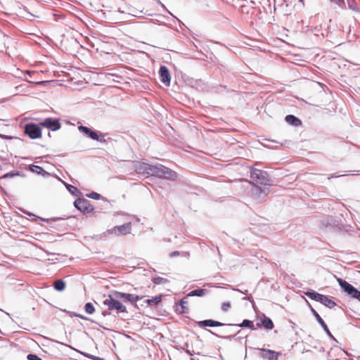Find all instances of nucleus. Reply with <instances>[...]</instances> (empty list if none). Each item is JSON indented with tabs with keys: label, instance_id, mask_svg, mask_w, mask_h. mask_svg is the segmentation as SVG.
<instances>
[{
	"label": "nucleus",
	"instance_id": "obj_1",
	"mask_svg": "<svg viewBox=\"0 0 360 360\" xmlns=\"http://www.w3.org/2000/svg\"><path fill=\"white\" fill-rule=\"evenodd\" d=\"M104 297L105 299L103 301V304L106 306L108 310H115L119 313L127 312L126 307L120 302V298L116 297V291H114L108 296Z\"/></svg>",
	"mask_w": 360,
	"mask_h": 360
},
{
	"label": "nucleus",
	"instance_id": "obj_2",
	"mask_svg": "<svg viewBox=\"0 0 360 360\" xmlns=\"http://www.w3.org/2000/svg\"><path fill=\"white\" fill-rule=\"evenodd\" d=\"M151 175L171 181H174L177 178L175 172L160 164L153 165Z\"/></svg>",
	"mask_w": 360,
	"mask_h": 360
},
{
	"label": "nucleus",
	"instance_id": "obj_3",
	"mask_svg": "<svg viewBox=\"0 0 360 360\" xmlns=\"http://www.w3.org/2000/svg\"><path fill=\"white\" fill-rule=\"evenodd\" d=\"M305 295L310 299L321 303L329 309H333L336 306V303L328 296L320 294L314 290H308L305 292Z\"/></svg>",
	"mask_w": 360,
	"mask_h": 360
},
{
	"label": "nucleus",
	"instance_id": "obj_4",
	"mask_svg": "<svg viewBox=\"0 0 360 360\" xmlns=\"http://www.w3.org/2000/svg\"><path fill=\"white\" fill-rule=\"evenodd\" d=\"M250 177L257 184L262 185H271V180L266 171L259 169H250Z\"/></svg>",
	"mask_w": 360,
	"mask_h": 360
},
{
	"label": "nucleus",
	"instance_id": "obj_5",
	"mask_svg": "<svg viewBox=\"0 0 360 360\" xmlns=\"http://www.w3.org/2000/svg\"><path fill=\"white\" fill-rule=\"evenodd\" d=\"M131 230V222L127 221V223L120 225L115 226L112 229L107 230L103 233L105 236L106 235H115L116 236H125L128 233H130Z\"/></svg>",
	"mask_w": 360,
	"mask_h": 360
},
{
	"label": "nucleus",
	"instance_id": "obj_6",
	"mask_svg": "<svg viewBox=\"0 0 360 360\" xmlns=\"http://www.w3.org/2000/svg\"><path fill=\"white\" fill-rule=\"evenodd\" d=\"M338 282L341 288L352 298L358 300L360 302V290L354 287L342 278H338Z\"/></svg>",
	"mask_w": 360,
	"mask_h": 360
},
{
	"label": "nucleus",
	"instance_id": "obj_7",
	"mask_svg": "<svg viewBox=\"0 0 360 360\" xmlns=\"http://www.w3.org/2000/svg\"><path fill=\"white\" fill-rule=\"evenodd\" d=\"M40 126L34 123H27L25 125L24 132L32 139H39L41 136Z\"/></svg>",
	"mask_w": 360,
	"mask_h": 360
},
{
	"label": "nucleus",
	"instance_id": "obj_8",
	"mask_svg": "<svg viewBox=\"0 0 360 360\" xmlns=\"http://www.w3.org/2000/svg\"><path fill=\"white\" fill-rule=\"evenodd\" d=\"M144 296L136 295L131 293H126L116 291V297L124 302H129L134 307H137L136 302L143 299Z\"/></svg>",
	"mask_w": 360,
	"mask_h": 360
},
{
	"label": "nucleus",
	"instance_id": "obj_9",
	"mask_svg": "<svg viewBox=\"0 0 360 360\" xmlns=\"http://www.w3.org/2000/svg\"><path fill=\"white\" fill-rule=\"evenodd\" d=\"M74 205L77 210L84 213H90L94 210L90 202L85 198H77L75 200Z\"/></svg>",
	"mask_w": 360,
	"mask_h": 360
},
{
	"label": "nucleus",
	"instance_id": "obj_10",
	"mask_svg": "<svg viewBox=\"0 0 360 360\" xmlns=\"http://www.w3.org/2000/svg\"><path fill=\"white\" fill-rule=\"evenodd\" d=\"M39 125L46 127L51 131H57L61 127V124L60 123L59 120L52 117H47L44 119L39 123Z\"/></svg>",
	"mask_w": 360,
	"mask_h": 360
},
{
	"label": "nucleus",
	"instance_id": "obj_11",
	"mask_svg": "<svg viewBox=\"0 0 360 360\" xmlns=\"http://www.w3.org/2000/svg\"><path fill=\"white\" fill-rule=\"evenodd\" d=\"M251 193L252 196L255 199H263L269 193V188H261L258 186L254 185L252 188Z\"/></svg>",
	"mask_w": 360,
	"mask_h": 360
},
{
	"label": "nucleus",
	"instance_id": "obj_12",
	"mask_svg": "<svg viewBox=\"0 0 360 360\" xmlns=\"http://www.w3.org/2000/svg\"><path fill=\"white\" fill-rule=\"evenodd\" d=\"M160 81L166 86H169L171 75L169 69L165 65H161L159 70Z\"/></svg>",
	"mask_w": 360,
	"mask_h": 360
},
{
	"label": "nucleus",
	"instance_id": "obj_13",
	"mask_svg": "<svg viewBox=\"0 0 360 360\" xmlns=\"http://www.w3.org/2000/svg\"><path fill=\"white\" fill-rule=\"evenodd\" d=\"M310 309H311L312 314L316 319L317 322L321 325V326L322 327L323 330L326 332V333L328 335V336L334 339V338H333V335L331 334L330 331L329 330L327 325L326 324V323L324 322L323 319L320 316L319 313L311 307H310Z\"/></svg>",
	"mask_w": 360,
	"mask_h": 360
},
{
	"label": "nucleus",
	"instance_id": "obj_14",
	"mask_svg": "<svg viewBox=\"0 0 360 360\" xmlns=\"http://www.w3.org/2000/svg\"><path fill=\"white\" fill-rule=\"evenodd\" d=\"M153 165H148L145 162H141L136 165L135 170L140 174L151 175Z\"/></svg>",
	"mask_w": 360,
	"mask_h": 360
},
{
	"label": "nucleus",
	"instance_id": "obj_15",
	"mask_svg": "<svg viewBox=\"0 0 360 360\" xmlns=\"http://www.w3.org/2000/svg\"><path fill=\"white\" fill-rule=\"evenodd\" d=\"M197 325L200 328L219 327V326H227V324H226V323L219 322L218 321H214L212 319H206V320L198 321Z\"/></svg>",
	"mask_w": 360,
	"mask_h": 360
},
{
	"label": "nucleus",
	"instance_id": "obj_16",
	"mask_svg": "<svg viewBox=\"0 0 360 360\" xmlns=\"http://www.w3.org/2000/svg\"><path fill=\"white\" fill-rule=\"evenodd\" d=\"M257 327H264L265 329L269 330L274 328V325L272 320L265 316V314H262V317L260 319V321L257 323Z\"/></svg>",
	"mask_w": 360,
	"mask_h": 360
},
{
	"label": "nucleus",
	"instance_id": "obj_17",
	"mask_svg": "<svg viewBox=\"0 0 360 360\" xmlns=\"http://www.w3.org/2000/svg\"><path fill=\"white\" fill-rule=\"evenodd\" d=\"M279 353L271 349H261V356L268 360H277Z\"/></svg>",
	"mask_w": 360,
	"mask_h": 360
},
{
	"label": "nucleus",
	"instance_id": "obj_18",
	"mask_svg": "<svg viewBox=\"0 0 360 360\" xmlns=\"http://www.w3.org/2000/svg\"><path fill=\"white\" fill-rule=\"evenodd\" d=\"M285 120L287 123L294 127H298L302 124L301 120L293 115H286Z\"/></svg>",
	"mask_w": 360,
	"mask_h": 360
},
{
	"label": "nucleus",
	"instance_id": "obj_19",
	"mask_svg": "<svg viewBox=\"0 0 360 360\" xmlns=\"http://www.w3.org/2000/svg\"><path fill=\"white\" fill-rule=\"evenodd\" d=\"M29 169H30V171H31L34 173H37L38 174H41L43 176H46L50 175V174L48 172H46L41 167L38 166V165H30Z\"/></svg>",
	"mask_w": 360,
	"mask_h": 360
},
{
	"label": "nucleus",
	"instance_id": "obj_20",
	"mask_svg": "<svg viewBox=\"0 0 360 360\" xmlns=\"http://www.w3.org/2000/svg\"><path fill=\"white\" fill-rule=\"evenodd\" d=\"M227 326H237V327H240V328H250L252 330H255L256 329L255 327L253 321H251V320H249V319H244L239 324H231V323H229V324H227Z\"/></svg>",
	"mask_w": 360,
	"mask_h": 360
},
{
	"label": "nucleus",
	"instance_id": "obj_21",
	"mask_svg": "<svg viewBox=\"0 0 360 360\" xmlns=\"http://www.w3.org/2000/svg\"><path fill=\"white\" fill-rule=\"evenodd\" d=\"M162 295H158L151 299H147L144 300V303H146L148 306L153 307L157 306L162 300Z\"/></svg>",
	"mask_w": 360,
	"mask_h": 360
},
{
	"label": "nucleus",
	"instance_id": "obj_22",
	"mask_svg": "<svg viewBox=\"0 0 360 360\" xmlns=\"http://www.w3.org/2000/svg\"><path fill=\"white\" fill-rule=\"evenodd\" d=\"M207 292V289L198 288V289H195V290H193L191 292H189L187 294V297H193V296L203 297L204 295H206Z\"/></svg>",
	"mask_w": 360,
	"mask_h": 360
},
{
	"label": "nucleus",
	"instance_id": "obj_23",
	"mask_svg": "<svg viewBox=\"0 0 360 360\" xmlns=\"http://www.w3.org/2000/svg\"><path fill=\"white\" fill-rule=\"evenodd\" d=\"M63 184L65 186L66 188L68 191L75 196H79L82 195V193L74 186L71 184H68L64 181H63Z\"/></svg>",
	"mask_w": 360,
	"mask_h": 360
},
{
	"label": "nucleus",
	"instance_id": "obj_24",
	"mask_svg": "<svg viewBox=\"0 0 360 360\" xmlns=\"http://www.w3.org/2000/svg\"><path fill=\"white\" fill-rule=\"evenodd\" d=\"M90 139L93 140H96L102 143L105 142V139L103 134L98 135L96 131L92 130L91 134H89Z\"/></svg>",
	"mask_w": 360,
	"mask_h": 360
},
{
	"label": "nucleus",
	"instance_id": "obj_25",
	"mask_svg": "<svg viewBox=\"0 0 360 360\" xmlns=\"http://www.w3.org/2000/svg\"><path fill=\"white\" fill-rule=\"evenodd\" d=\"M53 288L57 291H63L65 288V283L61 279L56 280L53 283Z\"/></svg>",
	"mask_w": 360,
	"mask_h": 360
},
{
	"label": "nucleus",
	"instance_id": "obj_26",
	"mask_svg": "<svg viewBox=\"0 0 360 360\" xmlns=\"http://www.w3.org/2000/svg\"><path fill=\"white\" fill-rule=\"evenodd\" d=\"M152 281L155 285H161V284H166L168 283V280L167 278L160 277V276H156L152 278Z\"/></svg>",
	"mask_w": 360,
	"mask_h": 360
},
{
	"label": "nucleus",
	"instance_id": "obj_27",
	"mask_svg": "<svg viewBox=\"0 0 360 360\" xmlns=\"http://www.w3.org/2000/svg\"><path fill=\"white\" fill-rule=\"evenodd\" d=\"M188 301L185 297L179 301V305L181 308V311H180L181 314L188 313V308L186 307Z\"/></svg>",
	"mask_w": 360,
	"mask_h": 360
},
{
	"label": "nucleus",
	"instance_id": "obj_28",
	"mask_svg": "<svg viewBox=\"0 0 360 360\" xmlns=\"http://www.w3.org/2000/svg\"><path fill=\"white\" fill-rule=\"evenodd\" d=\"M78 129L81 133H83L88 137H89V134H91V132L92 131V129H91L90 128H89L86 126H83V125L79 126Z\"/></svg>",
	"mask_w": 360,
	"mask_h": 360
},
{
	"label": "nucleus",
	"instance_id": "obj_29",
	"mask_svg": "<svg viewBox=\"0 0 360 360\" xmlns=\"http://www.w3.org/2000/svg\"><path fill=\"white\" fill-rule=\"evenodd\" d=\"M85 311L89 314H92L95 311V308L92 303L87 302L84 305Z\"/></svg>",
	"mask_w": 360,
	"mask_h": 360
},
{
	"label": "nucleus",
	"instance_id": "obj_30",
	"mask_svg": "<svg viewBox=\"0 0 360 360\" xmlns=\"http://www.w3.org/2000/svg\"><path fill=\"white\" fill-rule=\"evenodd\" d=\"M21 174L18 171H11L9 172L2 176V178L6 179V178H12L15 176H20Z\"/></svg>",
	"mask_w": 360,
	"mask_h": 360
},
{
	"label": "nucleus",
	"instance_id": "obj_31",
	"mask_svg": "<svg viewBox=\"0 0 360 360\" xmlns=\"http://www.w3.org/2000/svg\"><path fill=\"white\" fill-rule=\"evenodd\" d=\"M26 214L29 216H33V217H35L37 219H39L41 221H48L50 224H52L53 222L56 221V219L55 218H53V219H43V218H41V217H37L35 216L34 214L30 213V212H26Z\"/></svg>",
	"mask_w": 360,
	"mask_h": 360
},
{
	"label": "nucleus",
	"instance_id": "obj_32",
	"mask_svg": "<svg viewBox=\"0 0 360 360\" xmlns=\"http://www.w3.org/2000/svg\"><path fill=\"white\" fill-rule=\"evenodd\" d=\"M86 196L94 200H99L101 198V195L94 191L86 194Z\"/></svg>",
	"mask_w": 360,
	"mask_h": 360
},
{
	"label": "nucleus",
	"instance_id": "obj_33",
	"mask_svg": "<svg viewBox=\"0 0 360 360\" xmlns=\"http://www.w3.org/2000/svg\"><path fill=\"white\" fill-rule=\"evenodd\" d=\"M348 7L352 10H356V6L354 0H347Z\"/></svg>",
	"mask_w": 360,
	"mask_h": 360
},
{
	"label": "nucleus",
	"instance_id": "obj_34",
	"mask_svg": "<svg viewBox=\"0 0 360 360\" xmlns=\"http://www.w3.org/2000/svg\"><path fill=\"white\" fill-rule=\"evenodd\" d=\"M27 359L28 360H42L41 358H40L39 356H38L35 354H27Z\"/></svg>",
	"mask_w": 360,
	"mask_h": 360
},
{
	"label": "nucleus",
	"instance_id": "obj_35",
	"mask_svg": "<svg viewBox=\"0 0 360 360\" xmlns=\"http://www.w3.org/2000/svg\"><path fill=\"white\" fill-rule=\"evenodd\" d=\"M231 308V304L229 302H224L221 304V310L224 311H227Z\"/></svg>",
	"mask_w": 360,
	"mask_h": 360
},
{
	"label": "nucleus",
	"instance_id": "obj_36",
	"mask_svg": "<svg viewBox=\"0 0 360 360\" xmlns=\"http://www.w3.org/2000/svg\"><path fill=\"white\" fill-rule=\"evenodd\" d=\"M81 354H83L84 356H88L94 360H105L104 359H102L101 357L96 356L87 354V353L81 352Z\"/></svg>",
	"mask_w": 360,
	"mask_h": 360
},
{
	"label": "nucleus",
	"instance_id": "obj_37",
	"mask_svg": "<svg viewBox=\"0 0 360 360\" xmlns=\"http://www.w3.org/2000/svg\"><path fill=\"white\" fill-rule=\"evenodd\" d=\"M330 1L337 4L340 7L342 6L345 4L344 0H330Z\"/></svg>",
	"mask_w": 360,
	"mask_h": 360
},
{
	"label": "nucleus",
	"instance_id": "obj_38",
	"mask_svg": "<svg viewBox=\"0 0 360 360\" xmlns=\"http://www.w3.org/2000/svg\"><path fill=\"white\" fill-rule=\"evenodd\" d=\"M0 136L4 139H18L17 137H13V136H8V135H3V134H1Z\"/></svg>",
	"mask_w": 360,
	"mask_h": 360
},
{
	"label": "nucleus",
	"instance_id": "obj_39",
	"mask_svg": "<svg viewBox=\"0 0 360 360\" xmlns=\"http://www.w3.org/2000/svg\"><path fill=\"white\" fill-rule=\"evenodd\" d=\"M180 255L179 252V251H174L172 252H171L169 254V256L171 257H176V256H179Z\"/></svg>",
	"mask_w": 360,
	"mask_h": 360
},
{
	"label": "nucleus",
	"instance_id": "obj_40",
	"mask_svg": "<svg viewBox=\"0 0 360 360\" xmlns=\"http://www.w3.org/2000/svg\"><path fill=\"white\" fill-rule=\"evenodd\" d=\"M74 315H75V316L79 317V318H80V319H84V320H89V319H88V318L85 317V316H83V315L77 314H76V313H74Z\"/></svg>",
	"mask_w": 360,
	"mask_h": 360
},
{
	"label": "nucleus",
	"instance_id": "obj_41",
	"mask_svg": "<svg viewBox=\"0 0 360 360\" xmlns=\"http://www.w3.org/2000/svg\"><path fill=\"white\" fill-rule=\"evenodd\" d=\"M109 311H110V310H108H108H104V311H102V313H101V315H102L103 316H106L110 315V313L109 312Z\"/></svg>",
	"mask_w": 360,
	"mask_h": 360
},
{
	"label": "nucleus",
	"instance_id": "obj_42",
	"mask_svg": "<svg viewBox=\"0 0 360 360\" xmlns=\"http://www.w3.org/2000/svg\"><path fill=\"white\" fill-rule=\"evenodd\" d=\"M236 335H228V336H223L222 338L231 340L233 338H235Z\"/></svg>",
	"mask_w": 360,
	"mask_h": 360
},
{
	"label": "nucleus",
	"instance_id": "obj_43",
	"mask_svg": "<svg viewBox=\"0 0 360 360\" xmlns=\"http://www.w3.org/2000/svg\"><path fill=\"white\" fill-rule=\"evenodd\" d=\"M233 290H236V291H239L241 293L244 294V295H246L248 293V290H245V291H242L241 290L238 289V288H233Z\"/></svg>",
	"mask_w": 360,
	"mask_h": 360
},
{
	"label": "nucleus",
	"instance_id": "obj_44",
	"mask_svg": "<svg viewBox=\"0 0 360 360\" xmlns=\"http://www.w3.org/2000/svg\"><path fill=\"white\" fill-rule=\"evenodd\" d=\"M185 352L190 356L193 355V352L190 349H185Z\"/></svg>",
	"mask_w": 360,
	"mask_h": 360
},
{
	"label": "nucleus",
	"instance_id": "obj_45",
	"mask_svg": "<svg viewBox=\"0 0 360 360\" xmlns=\"http://www.w3.org/2000/svg\"><path fill=\"white\" fill-rule=\"evenodd\" d=\"M157 2H158V4H159L160 5H161V6H162L163 8L166 9L165 6L162 3H161V1H160V0H158V1H157Z\"/></svg>",
	"mask_w": 360,
	"mask_h": 360
},
{
	"label": "nucleus",
	"instance_id": "obj_46",
	"mask_svg": "<svg viewBox=\"0 0 360 360\" xmlns=\"http://www.w3.org/2000/svg\"><path fill=\"white\" fill-rule=\"evenodd\" d=\"M342 175H335V174H332L331 176H328V179H331V178H334V177H338V176H341Z\"/></svg>",
	"mask_w": 360,
	"mask_h": 360
},
{
	"label": "nucleus",
	"instance_id": "obj_47",
	"mask_svg": "<svg viewBox=\"0 0 360 360\" xmlns=\"http://www.w3.org/2000/svg\"><path fill=\"white\" fill-rule=\"evenodd\" d=\"M207 330L209 333H210L211 334H212V335H216V336H217V337H219V335H217V334H215L214 332H212L211 330L207 329Z\"/></svg>",
	"mask_w": 360,
	"mask_h": 360
},
{
	"label": "nucleus",
	"instance_id": "obj_48",
	"mask_svg": "<svg viewBox=\"0 0 360 360\" xmlns=\"http://www.w3.org/2000/svg\"><path fill=\"white\" fill-rule=\"evenodd\" d=\"M243 300H248L249 301H251L250 297H243Z\"/></svg>",
	"mask_w": 360,
	"mask_h": 360
},
{
	"label": "nucleus",
	"instance_id": "obj_49",
	"mask_svg": "<svg viewBox=\"0 0 360 360\" xmlns=\"http://www.w3.org/2000/svg\"><path fill=\"white\" fill-rule=\"evenodd\" d=\"M63 345H65V344H63ZM65 346H68V347H69L70 349L75 350V348H73V347H71V346L66 345H65Z\"/></svg>",
	"mask_w": 360,
	"mask_h": 360
},
{
	"label": "nucleus",
	"instance_id": "obj_50",
	"mask_svg": "<svg viewBox=\"0 0 360 360\" xmlns=\"http://www.w3.org/2000/svg\"><path fill=\"white\" fill-rule=\"evenodd\" d=\"M240 333H241V330H238L237 333L240 334Z\"/></svg>",
	"mask_w": 360,
	"mask_h": 360
},
{
	"label": "nucleus",
	"instance_id": "obj_51",
	"mask_svg": "<svg viewBox=\"0 0 360 360\" xmlns=\"http://www.w3.org/2000/svg\"><path fill=\"white\" fill-rule=\"evenodd\" d=\"M191 360H198V359H195L191 358Z\"/></svg>",
	"mask_w": 360,
	"mask_h": 360
}]
</instances>
